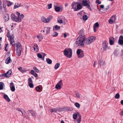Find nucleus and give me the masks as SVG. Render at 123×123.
<instances>
[{
    "mask_svg": "<svg viewBox=\"0 0 123 123\" xmlns=\"http://www.w3.org/2000/svg\"><path fill=\"white\" fill-rule=\"evenodd\" d=\"M24 17V15L22 14H21V16L20 18H18L16 16L15 14L14 13H12L11 15V18L13 21L19 23L21 21V19Z\"/></svg>",
    "mask_w": 123,
    "mask_h": 123,
    "instance_id": "obj_1",
    "label": "nucleus"
},
{
    "mask_svg": "<svg viewBox=\"0 0 123 123\" xmlns=\"http://www.w3.org/2000/svg\"><path fill=\"white\" fill-rule=\"evenodd\" d=\"M17 47L16 55L18 56H20L21 54L22 48L19 42H18L15 45Z\"/></svg>",
    "mask_w": 123,
    "mask_h": 123,
    "instance_id": "obj_2",
    "label": "nucleus"
},
{
    "mask_svg": "<svg viewBox=\"0 0 123 123\" xmlns=\"http://www.w3.org/2000/svg\"><path fill=\"white\" fill-rule=\"evenodd\" d=\"M86 39V38L84 37L82 40L81 39L78 37L77 38L76 41L75 42V43L76 44L80 43L79 45L82 47H83L84 45V42Z\"/></svg>",
    "mask_w": 123,
    "mask_h": 123,
    "instance_id": "obj_3",
    "label": "nucleus"
},
{
    "mask_svg": "<svg viewBox=\"0 0 123 123\" xmlns=\"http://www.w3.org/2000/svg\"><path fill=\"white\" fill-rule=\"evenodd\" d=\"M64 53L65 56H66L67 57L70 58L72 57V50L70 48L68 49V50L65 49L64 51Z\"/></svg>",
    "mask_w": 123,
    "mask_h": 123,
    "instance_id": "obj_4",
    "label": "nucleus"
},
{
    "mask_svg": "<svg viewBox=\"0 0 123 123\" xmlns=\"http://www.w3.org/2000/svg\"><path fill=\"white\" fill-rule=\"evenodd\" d=\"M53 17L52 16H49L46 18L45 17L43 16L42 17L41 20L43 22L45 23H48L52 19Z\"/></svg>",
    "mask_w": 123,
    "mask_h": 123,
    "instance_id": "obj_5",
    "label": "nucleus"
},
{
    "mask_svg": "<svg viewBox=\"0 0 123 123\" xmlns=\"http://www.w3.org/2000/svg\"><path fill=\"white\" fill-rule=\"evenodd\" d=\"M76 53L78 57L79 58H82L84 56L83 51L81 49H78L77 50Z\"/></svg>",
    "mask_w": 123,
    "mask_h": 123,
    "instance_id": "obj_6",
    "label": "nucleus"
},
{
    "mask_svg": "<svg viewBox=\"0 0 123 123\" xmlns=\"http://www.w3.org/2000/svg\"><path fill=\"white\" fill-rule=\"evenodd\" d=\"M95 37L94 36H91L90 37L87 39L86 40V44L87 45L90 44L93 42L95 40Z\"/></svg>",
    "mask_w": 123,
    "mask_h": 123,
    "instance_id": "obj_7",
    "label": "nucleus"
},
{
    "mask_svg": "<svg viewBox=\"0 0 123 123\" xmlns=\"http://www.w3.org/2000/svg\"><path fill=\"white\" fill-rule=\"evenodd\" d=\"M108 43L106 40L104 41L102 43V47L103 48V52H104L107 49V48L108 47Z\"/></svg>",
    "mask_w": 123,
    "mask_h": 123,
    "instance_id": "obj_8",
    "label": "nucleus"
},
{
    "mask_svg": "<svg viewBox=\"0 0 123 123\" xmlns=\"http://www.w3.org/2000/svg\"><path fill=\"white\" fill-rule=\"evenodd\" d=\"M12 73V72L11 70H9L6 73L2 74L1 75H2V76H3L6 77H9L10 76V75Z\"/></svg>",
    "mask_w": 123,
    "mask_h": 123,
    "instance_id": "obj_9",
    "label": "nucleus"
},
{
    "mask_svg": "<svg viewBox=\"0 0 123 123\" xmlns=\"http://www.w3.org/2000/svg\"><path fill=\"white\" fill-rule=\"evenodd\" d=\"M50 27H44L43 29V32H46V35H48L50 33Z\"/></svg>",
    "mask_w": 123,
    "mask_h": 123,
    "instance_id": "obj_10",
    "label": "nucleus"
},
{
    "mask_svg": "<svg viewBox=\"0 0 123 123\" xmlns=\"http://www.w3.org/2000/svg\"><path fill=\"white\" fill-rule=\"evenodd\" d=\"M109 43L111 45H113L114 44V38L113 37H110L109 38Z\"/></svg>",
    "mask_w": 123,
    "mask_h": 123,
    "instance_id": "obj_11",
    "label": "nucleus"
},
{
    "mask_svg": "<svg viewBox=\"0 0 123 123\" xmlns=\"http://www.w3.org/2000/svg\"><path fill=\"white\" fill-rule=\"evenodd\" d=\"M10 87L11 90L12 92L14 91L15 90V88L14 84L12 82H11L10 84Z\"/></svg>",
    "mask_w": 123,
    "mask_h": 123,
    "instance_id": "obj_12",
    "label": "nucleus"
},
{
    "mask_svg": "<svg viewBox=\"0 0 123 123\" xmlns=\"http://www.w3.org/2000/svg\"><path fill=\"white\" fill-rule=\"evenodd\" d=\"M78 3V2L76 3L75 2H73L71 5V6L72 7L71 9H75L76 8V6H77L76 4Z\"/></svg>",
    "mask_w": 123,
    "mask_h": 123,
    "instance_id": "obj_13",
    "label": "nucleus"
},
{
    "mask_svg": "<svg viewBox=\"0 0 123 123\" xmlns=\"http://www.w3.org/2000/svg\"><path fill=\"white\" fill-rule=\"evenodd\" d=\"M4 18L5 22L9 20V15L8 14L4 15Z\"/></svg>",
    "mask_w": 123,
    "mask_h": 123,
    "instance_id": "obj_14",
    "label": "nucleus"
},
{
    "mask_svg": "<svg viewBox=\"0 0 123 123\" xmlns=\"http://www.w3.org/2000/svg\"><path fill=\"white\" fill-rule=\"evenodd\" d=\"M12 62V61L10 57V56L7 58L5 61V63L6 64H8L10 62Z\"/></svg>",
    "mask_w": 123,
    "mask_h": 123,
    "instance_id": "obj_15",
    "label": "nucleus"
},
{
    "mask_svg": "<svg viewBox=\"0 0 123 123\" xmlns=\"http://www.w3.org/2000/svg\"><path fill=\"white\" fill-rule=\"evenodd\" d=\"M77 8L74 10V11H77L81 9L82 8L80 4H78L77 6Z\"/></svg>",
    "mask_w": 123,
    "mask_h": 123,
    "instance_id": "obj_16",
    "label": "nucleus"
},
{
    "mask_svg": "<svg viewBox=\"0 0 123 123\" xmlns=\"http://www.w3.org/2000/svg\"><path fill=\"white\" fill-rule=\"evenodd\" d=\"M31 113L32 116H34L35 117H36V113L35 111L33 110H30L29 111Z\"/></svg>",
    "mask_w": 123,
    "mask_h": 123,
    "instance_id": "obj_17",
    "label": "nucleus"
},
{
    "mask_svg": "<svg viewBox=\"0 0 123 123\" xmlns=\"http://www.w3.org/2000/svg\"><path fill=\"white\" fill-rule=\"evenodd\" d=\"M82 5L85 6H87L89 4L85 0H83L82 1Z\"/></svg>",
    "mask_w": 123,
    "mask_h": 123,
    "instance_id": "obj_18",
    "label": "nucleus"
},
{
    "mask_svg": "<svg viewBox=\"0 0 123 123\" xmlns=\"http://www.w3.org/2000/svg\"><path fill=\"white\" fill-rule=\"evenodd\" d=\"M4 98L7 101L9 102L10 101V100L9 98L7 95L5 94L4 95Z\"/></svg>",
    "mask_w": 123,
    "mask_h": 123,
    "instance_id": "obj_19",
    "label": "nucleus"
},
{
    "mask_svg": "<svg viewBox=\"0 0 123 123\" xmlns=\"http://www.w3.org/2000/svg\"><path fill=\"white\" fill-rule=\"evenodd\" d=\"M54 7L55 11L57 12H59L60 11V8L59 7L54 6Z\"/></svg>",
    "mask_w": 123,
    "mask_h": 123,
    "instance_id": "obj_20",
    "label": "nucleus"
},
{
    "mask_svg": "<svg viewBox=\"0 0 123 123\" xmlns=\"http://www.w3.org/2000/svg\"><path fill=\"white\" fill-rule=\"evenodd\" d=\"M78 117L79 118L77 120V122L78 123H80L81 121V116L79 113H78Z\"/></svg>",
    "mask_w": 123,
    "mask_h": 123,
    "instance_id": "obj_21",
    "label": "nucleus"
},
{
    "mask_svg": "<svg viewBox=\"0 0 123 123\" xmlns=\"http://www.w3.org/2000/svg\"><path fill=\"white\" fill-rule=\"evenodd\" d=\"M35 46L34 47V50L35 51L37 52L38 51V48L37 45L36 44H35L34 45Z\"/></svg>",
    "mask_w": 123,
    "mask_h": 123,
    "instance_id": "obj_22",
    "label": "nucleus"
},
{
    "mask_svg": "<svg viewBox=\"0 0 123 123\" xmlns=\"http://www.w3.org/2000/svg\"><path fill=\"white\" fill-rule=\"evenodd\" d=\"M15 42L14 39L10 40V43L11 44L12 46L15 47L16 43H15Z\"/></svg>",
    "mask_w": 123,
    "mask_h": 123,
    "instance_id": "obj_23",
    "label": "nucleus"
},
{
    "mask_svg": "<svg viewBox=\"0 0 123 123\" xmlns=\"http://www.w3.org/2000/svg\"><path fill=\"white\" fill-rule=\"evenodd\" d=\"M66 111H72L73 110V109L72 108L67 107H65Z\"/></svg>",
    "mask_w": 123,
    "mask_h": 123,
    "instance_id": "obj_24",
    "label": "nucleus"
},
{
    "mask_svg": "<svg viewBox=\"0 0 123 123\" xmlns=\"http://www.w3.org/2000/svg\"><path fill=\"white\" fill-rule=\"evenodd\" d=\"M98 63L99 65L100 66L103 65L104 64V62L102 60H100L99 61Z\"/></svg>",
    "mask_w": 123,
    "mask_h": 123,
    "instance_id": "obj_25",
    "label": "nucleus"
},
{
    "mask_svg": "<svg viewBox=\"0 0 123 123\" xmlns=\"http://www.w3.org/2000/svg\"><path fill=\"white\" fill-rule=\"evenodd\" d=\"M46 61L47 63L49 64H51L52 63V60L49 58H47L46 59Z\"/></svg>",
    "mask_w": 123,
    "mask_h": 123,
    "instance_id": "obj_26",
    "label": "nucleus"
},
{
    "mask_svg": "<svg viewBox=\"0 0 123 123\" xmlns=\"http://www.w3.org/2000/svg\"><path fill=\"white\" fill-rule=\"evenodd\" d=\"M6 2L7 3V5L8 7L11 6L13 3L12 2H11L10 1H9L6 0Z\"/></svg>",
    "mask_w": 123,
    "mask_h": 123,
    "instance_id": "obj_27",
    "label": "nucleus"
},
{
    "mask_svg": "<svg viewBox=\"0 0 123 123\" xmlns=\"http://www.w3.org/2000/svg\"><path fill=\"white\" fill-rule=\"evenodd\" d=\"M50 111L51 113H53V112H56L57 111V109L56 108L51 109L50 110Z\"/></svg>",
    "mask_w": 123,
    "mask_h": 123,
    "instance_id": "obj_28",
    "label": "nucleus"
},
{
    "mask_svg": "<svg viewBox=\"0 0 123 123\" xmlns=\"http://www.w3.org/2000/svg\"><path fill=\"white\" fill-rule=\"evenodd\" d=\"M60 65V63H57L56 64L55 66V69H57L59 67Z\"/></svg>",
    "mask_w": 123,
    "mask_h": 123,
    "instance_id": "obj_29",
    "label": "nucleus"
},
{
    "mask_svg": "<svg viewBox=\"0 0 123 123\" xmlns=\"http://www.w3.org/2000/svg\"><path fill=\"white\" fill-rule=\"evenodd\" d=\"M82 18L84 20H86L88 18V17L87 15H85L83 16Z\"/></svg>",
    "mask_w": 123,
    "mask_h": 123,
    "instance_id": "obj_30",
    "label": "nucleus"
},
{
    "mask_svg": "<svg viewBox=\"0 0 123 123\" xmlns=\"http://www.w3.org/2000/svg\"><path fill=\"white\" fill-rule=\"evenodd\" d=\"M58 35V33L56 32H53L52 34V36L53 37H56Z\"/></svg>",
    "mask_w": 123,
    "mask_h": 123,
    "instance_id": "obj_31",
    "label": "nucleus"
},
{
    "mask_svg": "<svg viewBox=\"0 0 123 123\" xmlns=\"http://www.w3.org/2000/svg\"><path fill=\"white\" fill-rule=\"evenodd\" d=\"M118 54V50L117 49H115L113 52V54L115 55H117Z\"/></svg>",
    "mask_w": 123,
    "mask_h": 123,
    "instance_id": "obj_32",
    "label": "nucleus"
},
{
    "mask_svg": "<svg viewBox=\"0 0 123 123\" xmlns=\"http://www.w3.org/2000/svg\"><path fill=\"white\" fill-rule=\"evenodd\" d=\"M75 93L76 97L78 98H80V94L78 92L76 91L75 92Z\"/></svg>",
    "mask_w": 123,
    "mask_h": 123,
    "instance_id": "obj_33",
    "label": "nucleus"
},
{
    "mask_svg": "<svg viewBox=\"0 0 123 123\" xmlns=\"http://www.w3.org/2000/svg\"><path fill=\"white\" fill-rule=\"evenodd\" d=\"M111 19L114 21H116V17L115 15H113L111 18Z\"/></svg>",
    "mask_w": 123,
    "mask_h": 123,
    "instance_id": "obj_34",
    "label": "nucleus"
},
{
    "mask_svg": "<svg viewBox=\"0 0 123 123\" xmlns=\"http://www.w3.org/2000/svg\"><path fill=\"white\" fill-rule=\"evenodd\" d=\"M33 69L35 71V72L37 73H39L40 71L36 67H33Z\"/></svg>",
    "mask_w": 123,
    "mask_h": 123,
    "instance_id": "obj_35",
    "label": "nucleus"
},
{
    "mask_svg": "<svg viewBox=\"0 0 123 123\" xmlns=\"http://www.w3.org/2000/svg\"><path fill=\"white\" fill-rule=\"evenodd\" d=\"M80 35L78 37L80 38L81 39H82L84 38L85 37V35L83 34H79Z\"/></svg>",
    "mask_w": 123,
    "mask_h": 123,
    "instance_id": "obj_36",
    "label": "nucleus"
},
{
    "mask_svg": "<svg viewBox=\"0 0 123 123\" xmlns=\"http://www.w3.org/2000/svg\"><path fill=\"white\" fill-rule=\"evenodd\" d=\"M21 5L19 4L18 5H16V4H15V5L14 6V9H16L17 8H18L21 6Z\"/></svg>",
    "mask_w": 123,
    "mask_h": 123,
    "instance_id": "obj_37",
    "label": "nucleus"
},
{
    "mask_svg": "<svg viewBox=\"0 0 123 123\" xmlns=\"http://www.w3.org/2000/svg\"><path fill=\"white\" fill-rule=\"evenodd\" d=\"M75 106L78 108H79L80 107V105L78 103L76 102L75 104Z\"/></svg>",
    "mask_w": 123,
    "mask_h": 123,
    "instance_id": "obj_38",
    "label": "nucleus"
},
{
    "mask_svg": "<svg viewBox=\"0 0 123 123\" xmlns=\"http://www.w3.org/2000/svg\"><path fill=\"white\" fill-rule=\"evenodd\" d=\"M55 88L57 89H60L61 88V86L57 84L55 86Z\"/></svg>",
    "mask_w": 123,
    "mask_h": 123,
    "instance_id": "obj_39",
    "label": "nucleus"
},
{
    "mask_svg": "<svg viewBox=\"0 0 123 123\" xmlns=\"http://www.w3.org/2000/svg\"><path fill=\"white\" fill-rule=\"evenodd\" d=\"M99 24L98 22L95 23L93 25V27H98L99 26Z\"/></svg>",
    "mask_w": 123,
    "mask_h": 123,
    "instance_id": "obj_40",
    "label": "nucleus"
},
{
    "mask_svg": "<svg viewBox=\"0 0 123 123\" xmlns=\"http://www.w3.org/2000/svg\"><path fill=\"white\" fill-rule=\"evenodd\" d=\"M77 114L76 113H75L73 114V118L74 119H76L77 117Z\"/></svg>",
    "mask_w": 123,
    "mask_h": 123,
    "instance_id": "obj_41",
    "label": "nucleus"
},
{
    "mask_svg": "<svg viewBox=\"0 0 123 123\" xmlns=\"http://www.w3.org/2000/svg\"><path fill=\"white\" fill-rule=\"evenodd\" d=\"M120 97V95L118 93H117L115 96V98L116 99H118Z\"/></svg>",
    "mask_w": 123,
    "mask_h": 123,
    "instance_id": "obj_42",
    "label": "nucleus"
},
{
    "mask_svg": "<svg viewBox=\"0 0 123 123\" xmlns=\"http://www.w3.org/2000/svg\"><path fill=\"white\" fill-rule=\"evenodd\" d=\"M78 33L79 34H83V33H84L83 30L82 29H81V30H80L79 31Z\"/></svg>",
    "mask_w": 123,
    "mask_h": 123,
    "instance_id": "obj_43",
    "label": "nucleus"
},
{
    "mask_svg": "<svg viewBox=\"0 0 123 123\" xmlns=\"http://www.w3.org/2000/svg\"><path fill=\"white\" fill-rule=\"evenodd\" d=\"M118 42L120 44L123 45V40L119 39Z\"/></svg>",
    "mask_w": 123,
    "mask_h": 123,
    "instance_id": "obj_44",
    "label": "nucleus"
},
{
    "mask_svg": "<svg viewBox=\"0 0 123 123\" xmlns=\"http://www.w3.org/2000/svg\"><path fill=\"white\" fill-rule=\"evenodd\" d=\"M8 34L6 35L7 37L8 38H9V37L11 36V35L9 33L10 32L8 30H7Z\"/></svg>",
    "mask_w": 123,
    "mask_h": 123,
    "instance_id": "obj_45",
    "label": "nucleus"
},
{
    "mask_svg": "<svg viewBox=\"0 0 123 123\" xmlns=\"http://www.w3.org/2000/svg\"><path fill=\"white\" fill-rule=\"evenodd\" d=\"M16 14L17 15H18L17 17L18 18H20V17L21 16V14L20 15V13L18 12L17 11L16 12Z\"/></svg>",
    "mask_w": 123,
    "mask_h": 123,
    "instance_id": "obj_46",
    "label": "nucleus"
},
{
    "mask_svg": "<svg viewBox=\"0 0 123 123\" xmlns=\"http://www.w3.org/2000/svg\"><path fill=\"white\" fill-rule=\"evenodd\" d=\"M29 87L31 88H33L34 87L33 84L32 83H28Z\"/></svg>",
    "mask_w": 123,
    "mask_h": 123,
    "instance_id": "obj_47",
    "label": "nucleus"
},
{
    "mask_svg": "<svg viewBox=\"0 0 123 123\" xmlns=\"http://www.w3.org/2000/svg\"><path fill=\"white\" fill-rule=\"evenodd\" d=\"M57 84L59 85H60V86L62 85L63 83L62 82V80H60L59 81V82L57 83Z\"/></svg>",
    "mask_w": 123,
    "mask_h": 123,
    "instance_id": "obj_48",
    "label": "nucleus"
},
{
    "mask_svg": "<svg viewBox=\"0 0 123 123\" xmlns=\"http://www.w3.org/2000/svg\"><path fill=\"white\" fill-rule=\"evenodd\" d=\"M28 83H32V82L33 81L32 80V79L30 77L29 78H28Z\"/></svg>",
    "mask_w": 123,
    "mask_h": 123,
    "instance_id": "obj_49",
    "label": "nucleus"
},
{
    "mask_svg": "<svg viewBox=\"0 0 123 123\" xmlns=\"http://www.w3.org/2000/svg\"><path fill=\"white\" fill-rule=\"evenodd\" d=\"M65 107H64L62 108H61L60 112L62 111H66Z\"/></svg>",
    "mask_w": 123,
    "mask_h": 123,
    "instance_id": "obj_50",
    "label": "nucleus"
},
{
    "mask_svg": "<svg viewBox=\"0 0 123 123\" xmlns=\"http://www.w3.org/2000/svg\"><path fill=\"white\" fill-rule=\"evenodd\" d=\"M40 88L39 86H37L36 87V89L37 90V91L39 92H40V91H39V90L40 89Z\"/></svg>",
    "mask_w": 123,
    "mask_h": 123,
    "instance_id": "obj_51",
    "label": "nucleus"
},
{
    "mask_svg": "<svg viewBox=\"0 0 123 123\" xmlns=\"http://www.w3.org/2000/svg\"><path fill=\"white\" fill-rule=\"evenodd\" d=\"M27 71V70L26 69H22L20 70V71L22 73L26 72Z\"/></svg>",
    "mask_w": 123,
    "mask_h": 123,
    "instance_id": "obj_52",
    "label": "nucleus"
},
{
    "mask_svg": "<svg viewBox=\"0 0 123 123\" xmlns=\"http://www.w3.org/2000/svg\"><path fill=\"white\" fill-rule=\"evenodd\" d=\"M55 28L56 30L60 29V27L57 25L55 26Z\"/></svg>",
    "mask_w": 123,
    "mask_h": 123,
    "instance_id": "obj_53",
    "label": "nucleus"
},
{
    "mask_svg": "<svg viewBox=\"0 0 123 123\" xmlns=\"http://www.w3.org/2000/svg\"><path fill=\"white\" fill-rule=\"evenodd\" d=\"M58 22L60 24L62 23H63V21L62 19H59L57 20Z\"/></svg>",
    "mask_w": 123,
    "mask_h": 123,
    "instance_id": "obj_54",
    "label": "nucleus"
},
{
    "mask_svg": "<svg viewBox=\"0 0 123 123\" xmlns=\"http://www.w3.org/2000/svg\"><path fill=\"white\" fill-rule=\"evenodd\" d=\"M8 45V44L6 43L5 44V50L6 51H7L8 50L6 49V48L7 46Z\"/></svg>",
    "mask_w": 123,
    "mask_h": 123,
    "instance_id": "obj_55",
    "label": "nucleus"
},
{
    "mask_svg": "<svg viewBox=\"0 0 123 123\" xmlns=\"http://www.w3.org/2000/svg\"><path fill=\"white\" fill-rule=\"evenodd\" d=\"M87 6V8L90 11H92V9H91V7H90V5L89 4H88V5L87 6Z\"/></svg>",
    "mask_w": 123,
    "mask_h": 123,
    "instance_id": "obj_56",
    "label": "nucleus"
},
{
    "mask_svg": "<svg viewBox=\"0 0 123 123\" xmlns=\"http://www.w3.org/2000/svg\"><path fill=\"white\" fill-rule=\"evenodd\" d=\"M114 21H113L111 19L109 20V22L110 24H112L113 23Z\"/></svg>",
    "mask_w": 123,
    "mask_h": 123,
    "instance_id": "obj_57",
    "label": "nucleus"
},
{
    "mask_svg": "<svg viewBox=\"0 0 123 123\" xmlns=\"http://www.w3.org/2000/svg\"><path fill=\"white\" fill-rule=\"evenodd\" d=\"M48 8L49 9H50L52 7V4L51 3L49 4L48 5Z\"/></svg>",
    "mask_w": 123,
    "mask_h": 123,
    "instance_id": "obj_58",
    "label": "nucleus"
},
{
    "mask_svg": "<svg viewBox=\"0 0 123 123\" xmlns=\"http://www.w3.org/2000/svg\"><path fill=\"white\" fill-rule=\"evenodd\" d=\"M96 3H98L99 4H101V1H99V0H96Z\"/></svg>",
    "mask_w": 123,
    "mask_h": 123,
    "instance_id": "obj_59",
    "label": "nucleus"
},
{
    "mask_svg": "<svg viewBox=\"0 0 123 123\" xmlns=\"http://www.w3.org/2000/svg\"><path fill=\"white\" fill-rule=\"evenodd\" d=\"M37 56L39 58H42V56L39 53L37 55Z\"/></svg>",
    "mask_w": 123,
    "mask_h": 123,
    "instance_id": "obj_60",
    "label": "nucleus"
},
{
    "mask_svg": "<svg viewBox=\"0 0 123 123\" xmlns=\"http://www.w3.org/2000/svg\"><path fill=\"white\" fill-rule=\"evenodd\" d=\"M56 109H57V111L58 112H60L61 107H57L56 108Z\"/></svg>",
    "mask_w": 123,
    "mask_h": 123,
    "instance_id": "obj_61",
    "label": "nucleus"
},
{
    "mask_svg": "<svg viewBox=\"0 0 123 123\" xmlns=\"http://www.w3.org/2000/svg\"><path fill=\"white\" fill-rule=\"evenodd\" d=\"M35 73V72L33 70H32L31 71L30 73L32 74H34V73Z\"/></svg>",
    "mask_w": 123,
    "mask_h": 123,
    "instance_id": "obj_62",
    "label": "nucleus"
},
{
    "mask_svg": "<svg viewBox=\"0 0 123 123\" xmlns=\"http://www.w3.org/2000/svg\"><path fill=\"white\" fill-rule=\"evenodd\" d=\"M33 75L36 77H37V74L35 72L34 73V74H33Z\"/></svg>",
    "mask_w": 123,
    "mask_h": 123,
    "instance_id": "obj_63",
    "label": "nucleus"
},
{
    "mask_svg": "<svg viewBox=\"0 0 123 123\" xmlns=\"http://www.w3.org/2000/svg\"><path fill=\"white\" fill-rule=\"evenodd\" d=\"M119 39L123 40V36L122 35L120 36Z\"/></svg>",
    "mask_w": 123,
    "mask_h": 123,
    "instance_id": "obj_64",
    "label": "nucleus"
}]
</instances>
